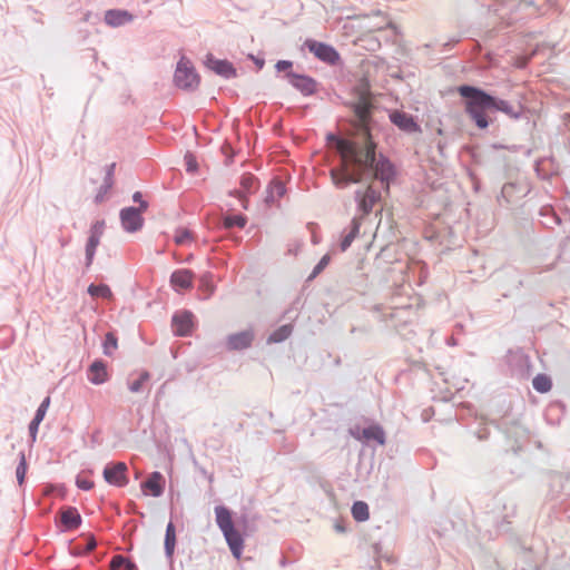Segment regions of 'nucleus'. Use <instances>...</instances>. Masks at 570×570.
Here are the masks:
<instances>
[{"instance_id":"1","label":"nucleus","mask_w":570,"mask_h":570,"mask_svg":"<svg viewBox=\"0 0 570 570\" xmlns=\"http://www.w3.org/2000/svg\"><path fill=\"white\" fill-rule=\"evenodd\" d=\"M354 114L356 132L352 139L328 137L341 156V165L331 170V178L335 186H340L377 177L389 186L395 176V169L385 157H376V144L372 140L368 128L370 104L361 100L355 105Z\"/></svg>"},{"instance_id":"2","label":"nucleus","mask_w":570,"mask_h":570,"mask_svg":"<svg viewBox=\"0 0 570 570\" xmlns=\"http://www.w3.org/2000/svg\"><path fill=\"white\" fill-rule=\"evenodd\" d=\"M459 92L468 99L465 110L475 121L476 126L481 129L487 128L489 122L485 117V110L491 109L492 96L471 86H461Z\"/></svg>"},{"instance_id":"3","label":"nucleus","mask_w":570,"mask_h":570,"mask_svg":"<svg viewBox=\"0 0 570 570\" xmlns=\"http://www.w3.org/2000/svg\"><path fill=\"white\" fill-rule=\"evenodd\" d=\"M216 523L223 532L225 540L230 549L232 554L235 559L239 560L244 549V535L235 528L230 511L218 505L215 508Z\"/></svg>"},{"instance_id":"4","label":"nucleus","mask_w":570,"mask_h":570,"mask_svg":"<svg viewBox=\"0 0 570 570\" xmlns=\"http://www.w3.org/2000/svg\"><path fill=\"white\" fill-rule=\"evenodd\" d=\"M375 179L380 180L383 184V181L380 178H377V177H370L367 179H363V180L360 181V183H363V181L367 183V186L364 189H357L355 191V200L357 203L358 210L364 216L368 215L373 210V207L375 206V204H377L380 202V199H381L380 191L375 190V188L373 186V181ZM393 179H394V177L390 181H392ZM357 183L358 181H356L355 184H357ZM350 184L351 183H348V185ZM390 184L391 183H389V186H387L386 183H384V186H385L386 190H389ZM346 186H347V184H346ZM338 187H345V185L342 184Z\"/></svg>"},{"instance_id":"5","label":"nucleus","mask_w":570,"mask_h":570,"mask_svg":"<svg viewBox=\"0 0 570 570\" xmlns=\"http://www.w3.org/2000/svg\"><path fill=\"white\" fill-rule=\"evenodd\" d=\"M175 82L178 87L184 89L196 88L199 83V76L195 69L190 66L189 61L184 58L177 65L175 71Z\"/></svg>"},{"instance_id":"6","label":"nucleus","mask_w":570,"mask_h":570,"mask_svg":"<svg viewBox=\"0 0 570 570\" xmlns=\"http://www.w3.org/2000/svg\"><path fill=\"white\" fill-rule=\"evenodd\" d=\"M305 46L322 61L334 65L340 60L337 51L326 43L317 42L315 40H306Z\"/></svg>"},{"instance_id":"7","label":"nucleus","mask_w":570,"mask_h":570,"mask_svg":"<svg viewBox=\"0 0 570 570\" xmlns=\"http://www.w3.org/2000/svg\"><path fill=\"white\" fill-rule=\"evenodd\" d=\"M106 482L116 487H124L128 483L127 465L124 462L108 464L104 470Z\"/></svg>"},{"instance_id":"8","label":"nucleus","mask_w":570,"mask_h":570,"mask_svg":"<svg viewBox=\"0 0 570 570\" xmlns=\"http://www.w3.org/2000/svg\"><path fill=\"white\" fill-rule=\"evenodd\" d=\"M258 180L254 175L246 173L242 175L239 181V189L235 191V196L242 202V206L247 208V195L254 194L258 189Z\"/></svg>"},{"instance_id":"9","label":"nucleus","mask_w":570,"mask_h":570,"mask_svg":"<svg viewBox=\"0 0 570 570\" xmlns=\"http://www.w3.org/2000/svg\"><path fill=\"white\" fill-rule=\"evenodd\" d=\"M142 213V210L134 207L124 208L120 212L122 227L130 233L140 229L144 224Z\"/></svg>"},{"instance_id":"10","label":"nucleus","mask_w":570,"mask_h":570,"mask_svg":"<svg viewBox=\"0 0 570 570\" xmlns=\"http://www.w3.org/2000/svg\"><path fill=\"white\" fill-rule=\"evenodd\" d=\"M352 435L360 441H376L379 444H385V433L380 425H370L362 430H352Z\"/></svg>"},{"instance_id":"11","label":"nucleus","mask_w":570,"mask_h":570,"mask_svg":"<svg viewBox=\"0 0 570 570\" xmlns=\"http://www.w3.org/2000/svg\"><path fill=\"white\" fill-rule=\"evenodd\" d=\"M194 273L189 269L175 271L170 276V285L176 292L188 291L193 288Z\"/></svg>"},{"instance_id":"12","label":"nucleus","mask_w":570,"mask_h":570,"mask_svg":"<svg viewBox=\"0 0 570 570\" xmlns=\"http://www.w3.org/2000/svg\"><path fill=\"white\" fill-rule=\"evenodd\" d=\"M254 341V333L250 330L232 334L226 340V346L229 351H239L248 348Z\"/></svg>"},{"instance_id":"13","label":"nucleus","mask_w":570,"mask_h":570,"mask_svg":"<svg viewBox=\"0 0 570 570\" xmlns=\"http://www.w3.org/2000/svg\"><path fill=\"white\" fill-rule=\"evenodd\" d=\"M206 66L217 75L225 78L234 77L236 73L233 65L229 61L218 60L212 55L206 57Z\"/></svg>"},{"instance_id":"14","label":"nucleus","mask_w":570,"mask_h":570,"mask_svg":"<svg viewBox=\"0 0 570 570\" xmlns=\"http://www.w3.org/2000/svg\"><path fill=\"white\" fill-rule=\"evenodd\" d=\"M193 327V314L183 312L173 317V330L178 336H186Z\"/></svg>"},{"instance_id":"15","label":"nucleus","mask_w":570,"mask_h":570,"mask_svg":"<svg viewBox=\"0 0 570 570\" xmlns=\"http://www.w3.org/2000/svg\"><path fill=\"white\" fill-rule=\"evenodd\" d=\"M104 229V223H96L91 228V234L86 246L87 266L92 262L97 246L100 243V237Z\"/></svg>"},{"instance_id":"16","label":"nucleus","mask_w":570,"mask_h":570,"mask_svg":"<svg viewBox=\"0 0 570 570\" xmlns=\"http://www.w3.org/2000/svg\"><path fill=\"white\" fill-rule=\"evenodd\" d=\"M390 118L395 126L404 131L414 132L419 130V126L411 115L401 111H394L391 114Z\"/></svg>"},{"instance_id":"17","label":"nucleus","mask_w":570,"mask_h":570,"mask_svg":"<svg viewBox=\"0 0 570 570\" xmlns=\"http://www.w3.org/2000/svg\"><path fill=\"white\" fill-rule=\"evenodd\" d=\"M141 487L146 493L148 492L153 497H159L164 491V478L159 472H154Z\"/></svg>"},{"instance_id":"18","label":"nucleus","mask_w":570,"mask_h":570,"mask_svg":"<svg viewBox=\"0 0 570 570\" xmlns=\"http://www.w3.org/2000/svg\"><path fill=\"white\" fill-rule=\"evenodd\" d=\"M134 19L132 14L126 10H108L105 13V21L111 27H119L131 22Z\"/></svg>"},{"instance_id":"19","label":"nucleus","mask_w":570,"mask_h":570,"mask_svg":"<svg viewBox=\"0 0 570 570\" xmlns=\"http://www.w3.org/2000/svg\"><path fill=\"white\" fill-rule=\"evenodd\" d=\"M88 380L96 385L102 384L108 380V372L104 362L96 361L90 365Z\"/></svg>"},{"instance_id":"20","label":"nucleus","mask_w":570,"mask_h":570,"mask_svg":"<svg viewBox=\"0 0 570 570\" xmlns=\"http://www.w3.org/2000/svg\"><path fill=\"white\" fill-rule=\"evenodd\" d=\"M49 405H50V396H47L42 401L40 406L38 407L37 413L29 425V431H30V435L32 436V439H36L38 428H39L40 423L42 422V420L45 419Z\"/></svg>"},{"instance_id":"21","label":"nucleus","mask_w":570,"mask_h":570,"mask_svg":"<svg viewBox=\"0 0 570 570\" xmlns=\"http://www.w3.org/2000/svg\"><path fill=\"white\" fill-rule=\"evenodd\" d=\"M61 522L67 529H77L81 523V517L75 508H68L61 512Z\"/></svg>"},{"instance_id":"22","label":"nucleus","mask_w":570,"mask_h":570,"mask_svg":"<svg viewBox=\"0 0 570 570\" xmlns=\"http://www.w3.org/2000/svg\"><path fill=\"white\" fill-rule=\"evenodd\" d=\"M150 380V374L147 371H141L138 376L134 380H131L128 384L129 391L131 393H139L141 392L146 384Z\"/></svg>"},{"instance_id":"23","label":"nucleus","mask_w":570,"mask_h":570,"mask_svg":"<svg viewBox=\"0 0 570 570\" xmlns=\"http://www.w3.org/2000/svg\"><path fill=\"white\" fill-rule=\"evenodd\" d=\"M293 85L301 89L305 95H311L315 91V82L308 78L303 76H295L293 78Z\"/></svg>"},{"instance_id":"24","label":"nucleus","mask_w":570,"mask_h":570,"mask_svg":"<svg viewBox=\"0 0 570 570\" xmlns=\"http://www.w3.org/2000/svg\"><path fill=\"white\" fill-rule=\"evenodd\" d=\"M352 515L358 522H364L370 518L368 505L364 501H356L352 507Z\"/></svg>"},{"instance_id":"25","label":"nucleus","mask_w":570,"mask_h":570,"mask_svg":"<svg viewBox=\"0 0 570 570\" xmlns=\"http://www.w3.org/2000/svg\"><path fill=\"white\" fill-rule=\"evenodd\" d=\"M532 385L535 391L540 393H547L552 387L551 379L546 374H538L532 381Z\"/></svg>"},{"instance_id":"26","label":"nucleus","mask_w":570,"mask_h":570,"mask_svg":"<svg viewBox=\"0 0 570 570\" xmlns=\"http://www.w3.org/2000/svg\"><path fill=\"white\" fill-rule=\"evenodd\" d=\"M292 330L291 325H283L269 335L267 342L269 344L283 342L292 334Z\"/></svg>"},{"instance_id":"27","label":"nucleus","mask_w":570,"mask_h":570,"mask_svg":"<svg viewBox=\"0 0 570 570\" xmlns=\"http://www.w3.org/2000/svg\"><path fill=\"white\" fill-rule=\"evenodd\" d=\"M175 544H176L175 527L171 522H169L166 528V537H165V549H166V553L169 557L174 553Z\"/></svg>"},{"instance_id":"28","label":"nucleus","mask_w":570,"mask_h":570,"mask_svg":"<svg viewBox=\"0 0 570 570\" xmlns=\"http://www.w3.org/2000/svg\"><path fill=\"white\" fill-rule=\"evenodd\" d=\"M110 568L112 570H134L135 564L124 556L117 554L112 557L110 561Z\"/></svg>"},{"instance_id":"29","label":"nucleus","mask_w":570,"mask_h":570,"mask_svg":"<svg viewBox=\"0 0 570 570\" xmlns=\"http://www.w3.org/2000/svg\"><path fill=\"white\" fill-rule=\"evenodd\" d=\"M88 293L94 297L111 298L112 296L110 288L105 284L89 285Z\"/></svg>"},{"instance_id":"30","label":"nucleus","mask_w":570,"mask_h":570,"mask_svg":"<svg viewBox=\"0 0 570 570\" xmlns=\"http://www.w3.org/2000/svg\"><path fill=\"white\" fill-rule=\"evenodd\" d=\"M199 289L205 293V298L209 297L213 294L215 286L210 275L206 274L202 276L199 281Z\"/></svg>"},{"instance_id":"31","label":"nucleus","mask_w":570,"mask_h":570,"mask_svg":"<svg viewBox=\"0 0 570 570\" xmlns=\"http://www.w3.org/2000/svg\"><path fill=\"white\" fill-rule=\"evenodd\" d=\"M246 225V218L242 215L226 216L224 218V226L226 228L239 227L243 228Z\"/></svg>"},{"instance_id":"32","label":"nucleus","mask_w":570,"mask_h":570,"mask_svg":"<svg viewBox=\"0 0 570 570\" xmlns=\"http://www.w3.org/2000/svg\"><path fill=\"white\" fill-rule=\"evenodd\" d=\"M193 240L191 234L186 228H178L175 233V243L177 245H187Z\"/></svg>"},{"instance_id":"33","label":"nucleus","mask_w":570,"mask_h":570,"mask_svg":"<svg viewBox=\"0 0 570 570\" xmlns=\"http://www.w3.org/2000/svg\"><path fill=\"white\" fill-rule=\"evenodd\" d=\"M96 546H97V542H96L95 538L92 535H89L87 538L86 548H81L79 544H77L72 548V553L75 556L85 554V553L92 551L96 548Z\"/></svg>"},{"instance_id":"34","label":"nucleus","mask_w":570,"mask_h":570,"mask_svg":"<svg viewBox=\"0 0 570 570\" xmlns=\"http://www.w3.org/2000/svg\"><path fill=\"white\" fill-rule=\"evenodd\" d=\"M492 101L490 102L491 109L500 110L507 115H513V108L511 105L505 100H499L492 97Z\"/></svg>"},{"instance_id":"35","label":"nucleus","mask_w":570,"mask_h":570,"mask_svg":"<svg viewBox=\"0 0 570 570\" xmlns=\"http://www.w3.org/2000/svg\"><path fill=\"white\" fill-rule=\"evenodd\" d=\"M117 337L112 333H107L105 343H104V352L106 355H111L115 350H117Z\"/></svg>"},{"instance_id":"36","label":"nucleus","mask_w":570,"mask_h":570,"mask_svg":"<svg viewBox=\"0 0 570 570\" xmlns=\"http://www.w3.org/2000/svg\"><path fill=\"white\" fill-rule=\"evenodd\" d=\"M26 472H27L26 458H24L23 453H20V462H19V464L17 466V470H16L17 479H18V482H19L20 485L24 481Z\"/></svg>"},{"instance_id":"37","label":"nucleus","mask_w":570,"mask_h":570,"mask_svg":"<svg viewBox=\"0 0 570 570\" xmlns=\"http://www.w3.org/2000/svg\"><path fill=\"white\" fill-rule=\"evenodd\" d=\"M285 193V186L282 181L279 180H276V181H273L269 186V194H271V198L274 199V197H282Z\"/></svg>"},{"instance_id":"38","label":"nucleus","mask_w":570,"mask_h":570,"mask_svg":"<svg viewBox=\"0 0 570 570\" xmlns=\"http://www.w3.org/2000/svg\"><path fill=\"white\" fill-rule=\"evenodd\" d=\"M357 233H358V225L354 224L352 230L343 238V240L341 243L342 250H346L350 247V245L354 240Z\"/></svg>"},{"instance_id":"39","label":"nucleus","mask_w":570,"mask_h":570,"mask_svg":"<svg viewBox=\"0 0 570 570\" xmlns=\"http://www.w3.org/2000/svg\"><path fill=\"white\" fill-rule=\"evenodd\" d=\"M330 263V256L324 255L321 261L317 263V265L314 267L309 278L316 277Z\"/></svg>"},{"instance_id":"40","label":"nucleus","mask_w":570,"mask_h":570,"mask_svg":"<svg viewBox=\"0 0 570 570\" xmlns=\"http://www.w3.org/2000/svg\"><path fill=\"white\" fill-rule=\"evenodd\" d=\"M185 164H186L187 171L195 173L197 170V161L193 155L187 154L185 156Z\"/></svg>"},{"instance_id":"41","label":"nucleus","mask_w":570,"mask_h":570,"mask_svg":"<svg viewBox=\"0 0 570 570\" xmlns=\"http://www.w3.org/2000/svg\"><path fill=\"white\" fill-rule=\"evenodd\" d=\"M134 202L139 203V210L146 212L148 208L147 202L142 200V195L140 191H136L132 196Z\"/></svg>"},{"instance_id":"42","label":"nucleus","mask_w":570,"mask_h":570,"mask_svg":"<svg viewBox=\"0 0 570 570\" xmlns=\"http://www.w3.org/2000/svg\"><path fill=\"white\" fill-rule=\"evenodd\" d=\"M77 485L82 490H90L94 487V482L88 479H82L79 476L77 479Z\"/></svg>"},{"instance_id":"43","label":"nucleus","mask_w":570,"mask_h":570,"mask_svg":"<svg viewBox=\"0 0 570 570\" xmlns=\"http://www.w3.org/2000/svg\"><path fill=\"white\" fill-rule=\"evenodd\" d=\"M289 66H291V62H288V61H278L277 65H276V68L278 70H285Z\"/></svg>"},{"instance_id":"44","label":"nucleus","mask_w":570,"mask_h":570,"mask_svg":"<svg viewBox=\"0 0 570 570\" xmlns=\"http://www.w3.org/2000/svg\"><path fill=\"white\" fill-rule=\"evenodd\" d=\"M96 200L97 202H101L102 200V196L101 195L96 196Z\"/></svg>"}]
</instances>
